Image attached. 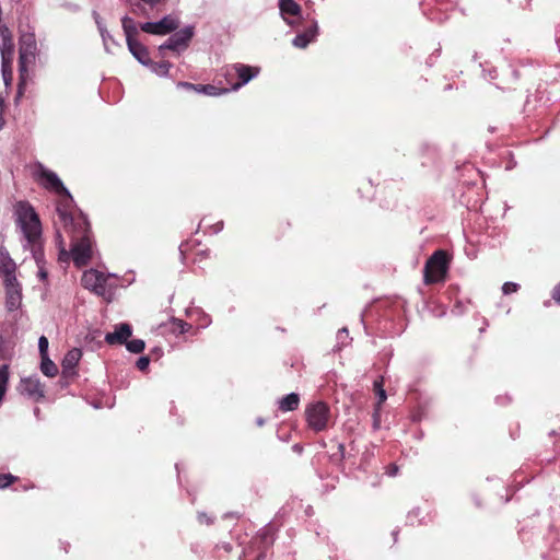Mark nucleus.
<instances>
[{
	"label": "nucleus",
	"mask_w": 560,
	"mask_h": 560,
	"mask_svg": "<svg viewBox=\"0 0 560 560\" xmlns=\"http://www.w3.org/2000/svg\"><path fill=\"white\" fill-rule=\"evenodd\" d=\"M54 225L57 230V237L60 238V229L71 238V258L77 267L86 266L92 257V243L90 240V223L82 214H72L66 206L56 207Z\"/></svg>",
	"instance_id": "f257e3e1"
},
{
	"label": "nucleus",
	"mask_w": 560,
	"mask_h": 560,
	"mask_svg": "<svg viewBox=\"0 0 560 560\" xmlns=\"http://www.w3.org/2000/svg\"><path fill=\"white\" fill-rule=\"evenodd\" d=\"M16 222L27 242L42 238V222L28 201H19L14 206Z\"/></svg>",
	"instance_id": "f03ea898"
},
{
	"label": "nucleus",
	"mask_w": 560,
	"mask_h": 560,
	"mask_svg": "<svg viewBox=\"0 0 560 560\" xmlns=\"http://www.w3.org/2000/svg\"><path fill=\"white\" fill-rule=\"evenodd\" d=\"M37 51V44L35 35L27 33L20 37L19 48V74L20 82L18 86V94L22 95L24 88L30 79L28 68L35 63Z\"/></svg>",
	"instance_id": "7ed1b4c3"
},
{
	"label": "nucleus",
	"mask_w": 560,
	"mask_h": 560,
	"mask_svg": "<svg viewBox=\"0 0 560 560\" xmlns=\"http://www.w3.org/2000/svg\"><path fill=\"white\" fill-rule=\"evenodd\" d=\"M452 257L444 249L435 250L425 261L423 282L427 285L446 281Z\"/></svg>",
	"instance_id": "20e7f679"
},
{
	"label": "nucleus",
	"mask_w": 560,
	"mask_h": 560,
	"mask_svg": "<svg viewBox=\"0 0 560 560\" xmlns=\"http://www.w3.org/2000/svg\"><path fill=\"white\" fill-rule=\"evenodd\" d=\"M304 415L308 429L315 433L326 431L330 427L332 418L330 407L324 401L306 405Z\"/></svg>",
	"instance_id": "39448f33"
},
{
	"label": "nucleus",
	"mask_w": 560,
	"mask_h": 560,
	"mask_svg": "<svg viewBox=\"0 0 560 560\" xmlns=\"http://www.w3.org/2000/svg\"><path fill=\"white\" fill-rule=\"evenodd\" d=\"M259 73V68L244 63H234L224 68V77L232 90H238Z\"/></svg>",
	"instance_id": "423d86ee"
},
{
	"label": "nucleus",
	"mask_w": 560,
	"mask_h": 560,
	"mask_svg": "<svg viewBox=\"0 0 560 560\" xmlns=\"http://www.w3.org/2000/svg\"><path fill=\"white\" fill-rule=\"evenodd\" d=\"M273 541V536L268 529L259 532L247 547L244 553L245 560H265Z\"/></svg>",
	"instance_id": "0eeeda50"
},
{
	"label": "nucleus",
	"mask_w": 560,
	"mask_h": 560,
	"mask_svg": "<svg viewBox=\"0 0 560 560\" xmlns=\"http://www.w3.org/2000/svg\"><path fill=\"white\" fill-rule=\"evenodd\" d=\"M39 177L44 180L43 185L45 188L55 190L57 194L65 196V199L58 202L57 207L59 205H61L62 208L66 206L67 210L70 211L72 198L59 177L54 172L43 166L39 167Z\"/></svg>",
	"instance_id": "6e6552de"
},
{
	"label": "nucleus",
	"mask_w": 560,
	"mask_h": 560,
	"mask_svg": "<svg viewBox=\"0 0 560 560\" xmlns=\"http://www.w3.org/2000/svg\"><path fill=\"white\" fill-rule=\"evenodd\" d=\"M107 280L108 277L103 272L90 269L83 272L81 283L85 289L92 291L96 295L104 296L106 294Z\"/></svg>",
	"instance_id": "1a4fd4ad"
},
{
	"label": "nucleus",
	"mask_w": 560,
	"mask_h": 560,
	"mask_svg": "<svg viewBox=\"0 0 560 560\" xmlns=\"http://www.w3.org/2000/svg\"><path fill=\"white\" fill-rule=\"evenodd\" d=\"M192 37L191 28H185L173 34L164 44L159 47V56L164 58V50L180 52L186 49Z\"/></svg>",
	"instance_id": "9d476101"
},
{
	"label": "nucleus",
	"mask_w": 560,
	"mask_h": 560,
	"mask_svg": "<svg viewBox=\"0 0 560 560\" xmlns=\"http://www.w3.org/2000/svg\"><path fill=\"white\" fill-rule=\"evenodd\" d=\"M140 27L143 32L149 34L166 35L178 27V22L171 16H166L159 22L143 23Z\"/></svg>",
	"instance_id": "9b49d317"
},
{
	"label": "nucleus",
	"mask_w": 560,
	"mask_h": 560,
	"mask_svg": "<svg viewBox=\"0 0 560 560\" xmlns=\"http://www.w3.org/2000/svg\"><path fill=\"white\" fill-rule=\"evenodd\" d=\"M82 357V351L79 348H72L67 352L65 355L61 368H62V375L65 377H70L75 375V368Z\"/></svg>",
	"instance_id": "f8f14e48"
},
{
	"label": "nucleus",
	"mask_w": 560,
	"mask_h": 560,
	"mask_svg": "<svg viewBox=\"0 0 560 560\" xmlns=\"http://www.w3.org/2000/svg\"><path fill=\"white\" fill-rule=\"evenodd\" d=\"M132 329L129 324L122 323L115 327L113 332H107L105 341L108 345H125L131 336Z\"/></svg>",
	"instance_id": "ddd939ff"
},
{
	"label": "nucleus",
	"mask_w": 560,
	"mask_h": 560,
	"mask_svg": "<svg viewBox=\"0 0 560 560\" xmlns=\"http://www.w3.org/2000/svg\"><path fill=\"white\" fill-rule=\"evenodd\" d=\"M21 392L35 400L44 397V387L38 378L27 377L22 380Z\"/></svg>",
	"instance_id": "4468645a"
},
{
	"label": "nucleus",
	"mask_w": 560,
	"mask_h": 560,
	"mask_svg": "<svg viewBox=\"0 0 560 560\" xmlns=\"http://www.w3.org/2000/svg\"><path fill=\"white\" fill-rule=\"evenodd\" d=\"M1 59H14V43L11 31L8 27L0 30Z\"/></svg>",
	"instance_id": "2eb2a0df"
},
{
	"label": "nucleus",
	"mask_w": 560,
	"mask_h": 560,
	"mask_svg": "<svg viewBox=\"0 0 560 560\" xmlns=\"http://www.w3.org/2000/svg\"><path fill=\"white\" fill-rule=\"evenodd\" d=\"M128 49L132 56L142 65L149 66L151 58L148 48L141 44L137 38L127 42Z\"/></svg>",
	"instance_id": "dca6fc26"
},
{
	"label": "nucleus",
	"mask_w": 560,
	"mask_h": 560,
	"mask_svg": "<svg viewBox=\"0 0 560 560\" xmlns=\"http://www.w3.org/2000/svg\"><path fill=\"white\" fill-rule=\"evenodd\" d=\"M317 23H313L312 26L307 27L303 33L298 34L293 39V45L298 48H306L317 36Z\"/></svg>",
	"instance_id": "f3484780"
},
{
	"label": "nucleus",
	"mask_w": 560,
	"mask_h": 560,
	"mask_svg": "<svg viewBox=\"0 0 560 560\" xmlns=\"http://www.w3.org/2000/svg\"><path fill=\"white\" fill-rule=\"evenodd\" d=\"M300 406V395L291 393L282 397L278 402V408L282 412L294 411Z\"/></svg>",
	"instance_id": "a211bd4d"
},
{
	"label": "nucleus",
	"mask_w": 560,
	"mask_h": 560,
	"mask_svg": "<svg viewBox=\"0 0 560 560\" xmlns=\"http://www.w3.org/2000/svg\"><path fill=\"white\" fill-rule=\"evenodd\" d=\"M5 295H7L5 304H7L8 310L9 311L16 310L21 304V298H22L21 287H16V288L11 287V288L5 289Z\"/></svg>",
	"instance_id": "6ab92c4d"
},
{
	"label": "nucleus",
	"mask_w": 560,
	"mask_h": 560,
	"mask_svg": "<svg viewBox=\"0 0 560 560\" xmlns=\"http://www.w3.org/2000/svg\"><path fill=\"white\" fill-rule=\"evenodd\" d=\"M121 25H122V30L125 32L127 42L137 38L138 28H137L136 22L132 18L124 16L121 19Z\"/></svg>",
	"instance_id": "aec40b11"
},
{
	"label": "nucleus",
	"mask_w": 560,
	"mask_h": 560,
	"mask_svg": "<svg viewBox=\"0 0 560 560\" xmlns=\"http://www.w3.org/2000/svg\"><path fill=\"white\" fill-rule=\"evenodd\" d=\"M281 13L291 16H298L301 13V7L294 0H279Z\"/></svg>",
	"instance_id": "412c9836"
},
{
	"label": "nucleus",
	"mask_w": 560,
	"mask_h": 560,
	"mask_svg": "<svg viewBox=\"0 0 560 560\" xmlns=\"http://www.w3.org/2000/svg\"><path fill=\"white\" fill-rule=\"evenodd\" d=\"M31 246V252L33 254V258L35 259L37 266L44 265V247L42 238L36 240L34 242H27Z\"/></svg>",
	"instance_id": "4be33fe9"
},
{
	"label": "nucleus",
	"mask_w": 560,
	"mask_h": 560,
	"mask_svg": "<svg viewBox=\"0 0 560 560\" xmlns=\"http://www.w3.org/2000/svg\"><path fill=\"white\" fill-rule=\"evenodd\" d=\"M16 265L13 259L0 252V273L2 276L10 275L11 272H15Z\"/></svg>",
	"instance_id": "5701e85b"
},
{
	"label": "nucleus",
	"mask_w": 560,
	"mask_h": 560,
	"mask_svg": "<svg viewBox=\"0 0 560 560\" xmlns=\"http://www.w3.org/2000/svg\"><path fill=\"white\" fill-rule=\"evenodd\" d=\"M373 389L375 395L377 396V402L375 405H378V407H382V405L387 399L386 392L384 389V377L380 376L377 380L373 383Z\"/></svg>",
	"instance_id": "b1692460"
},
{
	"label": "nucleus",
	"mask_w": 560,
	"mask_h": 560,
	"mask_svg": "<svg viewBox=\"0 0 560 560\" xmlns=\"http://www.w3.org/2000/svg\"><path fill=\"white\" fill-rule=\"evenodd\" d=\"M40 358H42L40 370H42L43 374H45L48 377L56 376L58 373L57 365L48 358V355L40 357Z\"/></svg>",
	"instance_id": "393cba45"
},
{
	"label": "nucleus",
	"mask_w": 560,
	"mask_h": 560,
	"mask_svg": "<svg viewBox=\"0 0 560 560\" xmlns=\"http://www.w3.org/2000/svg\"><path fill=\"white\" fill-rule=\"evenodd\" d=\"M171 324H172L171 330L177 335H182L186 331H189L192 328L191 324H189L183 319L175 318V317H172Z\"/></svg>",
	"instance_id": "a878e982"
},
{
	"label": "nucleus",
	"mask_w": 560,
	"mask_h": 560,
	"mask_svg": "<svg viewBox=\"0 0 560 560\" xmlns=\"http://www.w3.org/2000/svg\"><path fill=\"white\" fill-rule=\"evenodd\" d=\"M226 92H229V89L218 88L212 84H200L199 85V93H203V94H207L210 96H218V95H221Z\"/></svg>",
	"instance_id": "bb28decb"
},
{
	"label": "nucleus",
	"mask_w": 560,
	"mask_h": 560,
	"mask_svg": "<svg viewBox=\"0 0 560 560\" xmlns=\"http://www.w3.org/2000/svg\"><path fill=\"white\" fill-rule=\"evenodd\" d=\"M149 67H151V69L159 75H165L168 73L172 65H171V62H168L166 60H161V61H152L151 60V63L149 65Z\"/></svg>",
	"instance_id": "cd10ccee"
},
{
	"label": "nucleus",
	"mask_w": 560,
	"mask_h": 560,
	"mask_svg": "<svg viewBox=\"0 0 560 560\" xmlns=\"http://www.w3.org/2000/svg\"><path fill=\"white\" fill-rule=\"evenodd\" d=\"M12 63L13 59H2V77L7 85L10 84L13 79Z\"/></svg>",
	"instance_id": "c85d7f7f"
},
{
	"label": "nucleus",
	"mask_w": 560,
	"mask_h": 560,
	"mask_svg": "<svg viewBox=\"0 0 560 560\" xmlns=\"http://www.w3.org/2000/svg\"><path fill=\"white\" fill-rule=\"evenodd\" d=\"M125 345L127 350L132 353H141L145 347V343L142 339H132L127 341Z\"/></svg>",
	"instance_id": "c756f323"
},
{
	"label": "nucleus",
	"mask_w": 560,
	"mask_h": 560,
	"mask_svg": "<svg viewBox=\"0 0 560 560\" xmlns=\"http://www.w3.org/2000/svg\"><path fill=\"white\" fill-rule=\"evenodd\" d=\"M56 242L58 244V247H59V260L60 261H63V262H68L69 259L71 258V252L69 253L67 249H66V244H65V241L62 238V235L60 234V238H58L56 236Z\"/></svg>",
	"instance_id": "7c9ffc66"
},
{
	"label": "nucleus",
	"mask_w": 560,
	"mask_h": 560,
	"mask_svg": "<svg viewBox=\"0 0 560 560\" xmlns=\"http://www.w3.org/2000/svg\"><path fill=\"white\" fill-rule=\"evenodd\" d=\"M2 277H3V282H4L5 289L11 288V287H13V288L20 287V283L18 282L16 277H15V272H11L10 275H4Z\"/></svg>",
	"instance_id": "2f4dec72"
},
{
	"label": "nucleus",
	"mask_w": 560,
	"mask_h": 560,
	"mask_svg": "<svg viewBox=\"0 0 560 560\" xmlns=\"http://www.w3.org/2000/svg\"><path fill=\"white\" fill-rule=\"evenodd\" d=\"M9 383V365L3 364L0 366V386L5 387Z\"/></svg>",
	"instance_id": "473e14b6"
},
{
	"label": "nucleus",
	"mask_w": 560,
	"mask_h": 560,
	"mask_svg": "<svg viewBox=\"0 0 560 560\" xmlns=\"http://www.w3.org/2000/svg\"><path fill=\"white\" fill-rule=\"evenodd\" d=\"M16 480L11 474H0V488H7Z\"/></svg>",
	"instance_id": "72a5a7b5"
},
{
	"label": "nucleus",
	"mask_w": 560,
	"mask_h": 560,
	"mask_svg": "<svg viewBox=\"0 0 560 560\" xmlns=\"http://www.w3.org/2000/svg\"><path fill=\"white\" fill-rule=\"evenodd\" d=\"M48 345H49L48 339L45 336L39 337L38 349H39L40 357L48 355Z\"/></svg>",
	"instance_id": "f704fd0d"
},
{
	"label": "nucleus",
	"mask_w": 560,
	"mask_h": 560,
	"mask_svg": "<svg viewBox=\"0 0 560 560\" xmlns=\"http://www.w3.org/2000/svg\"><path fill=\"white\" fill-rule=\"evenodd\" d=\"M290 228V223L289 222H279L276 226V230H275V237L276 238H280L281 236L284 235L285 231Z\"/></svg>",
	"instance_id": "c9c22d12"
},
{
	"label": "nucleus",
	"mask_w": 560,
	"mask_h": 560,
	"mask_svg": "<svg viewBox=\"0 0 560 560\" xmlns=\"http://www.w3.org/2000/svg\"><path fill=\"white\" fill-rule=\"evenodd\" d=\"M520 289V285L515 282H505L502 287V292L504 294H511L514 292H517Z\"/></svg>",
	"instance_id": "e433bc0d"
},
{
	"label": "nucleus",
	"mask_w": 560,
	"mask_h": 560,
	"mask_svg": "<svg viewBox=\"0 0 560 560\" xmlns=\"http://www.w3.org/2000/svg\"><path fill=\"white\" fill-rule=\"evenodd\" d=\"M149 363H150V359L149 357L144 355V357H140L137 362H136V366L140 370V371H145L149 366Z\"/></svg>",
	"instance_id": "4c0bfd02"
},
{
	"label": "nucleus",
	"mask_w": 560,
	"mask_h": 560,
	"mask_svg": "<svg viewBox=\"0 0 560 560\" xmlns=\"http://www.w3.org/2000/svg\"><path fill=\"white\" fill-rule=\"evenodd\" d=\"M381 408L382 407H378V405H375L374 412H373V422H374L373 424H374L375 429L380 428V423H381Z\"/></svg>",
	"instance_id": "58836bf2"
},
{
	"label": "nucleus",
	"mask_w": 560,
	"mask_h": 560,
	"mask_svg": "<svg viewBox=\"0 0 560 560\" xmlns=\"http://www.w3.org/2000/svg\"><path fill=\"white\" fill-rule=\"evenodd\" d=\"M199 85L200 84H194V83H190V82H179L178 83L179 88H183V89L188 90V91H195V92H198V93H199Z\"/></svg>",
	"instance_id": "ea45409f"
},
{
	"label": "nucleus",
	"mask_w": 560,
	"mask_h": 560,
	"mask_svg": "<svg viewBox=\"0 0 560 560\" xmlns=\"http://www.w3.org/2000/svg\"><path fill=\"white\" fill-rule=\"evenodd\" d=\"M198 521L200 524L210 525L213 523V518L209 516L207 513H199Z\"/></svg>",
	"instance_id": "a19ab883"
},
{
	"label": "nucleus",
	"mask_w": 560,
	"mask_h": 560,
	"mask_svg": "<svg viewBox=\"0 0 560 560\" xmlns=\"http://www.w3.org/2000/svg\"><path fill=\"white\" fill-rule=\"evenodd\" d=\"M144 11V8L139 3H131V12L135 14H140Z\"/></svg>",
	"instance_id": "79ce46f5"
},
{
	"label": "nucleus",
	"mask_w": 560,
	"mask_h": 560,
	"mask_svg": "<svg viewBox=\"0 0 560 560\" xmlns=\"http://www.w3.org/2000/svg\"><path fill=\"white\" fill-rule=\"evenodd\" d=\"M552 299L560 304V283L553 288Z\"/></svg>",
	"instance_id": "37998d69"
},
{
	"label": "nucleus",
	"mask_w": 560,
	"mask_h": 560,
	"mask_svg": "<svg viewBox=\"0 0 560 560\" xmlns=\"http://www.w3.org/2000/svg\"><path fill=\"white\" fill-rule=\"evenodd\" d=\"M4 113V102L3 100L0 97V129L2 128L3 124H4V120L2 118V115Z\"/></svg>",
	"instance_id": "c03bdc74"
},
{
	"label": "nucleus",
	"mask_w": 560,
	"mask_h": 560,
	"mask_svg": "<svg viewBox=\"0 0 560 560\" xmlns=\"http://www.w3.org/2000/svg\"><path fill=\"white\" fill-rule=\"evenodd\" d=\"M38 276L42 280L47 278V271L44 268V265L38 266Z\"/></svg>",
	"instance_id": "a18cd8bd"
},
{
	"label": "nucleus",
	"mask_w": 560,
	"mask_h": 560,
	"mask_svg": "<svg viewBox=\"0 0 560 560\" xmlns=\"http://www.w3.org/2000/svg\"><path fill=\"white\" fill-rule=\"evenodd\" d=\"M398 472V466L395 464H390L388 467V474L390 476H395Z\"/></svg>",
	"instance_id": "49530a36"
},
{
	"label": "nucleus",
	"mask_w": 560,
	"mask_h": 560,
	"mask_svg": "<svg viewBox=\"0 0 560 560\" xmlns=\"http://www.w3.org/2000/svg\"><path fill=\"white\" fill-rule=\"evenodd\" d=\"M5 392H7V388H5V387L0 386V402H1V401H2V399H3Z\"/></svg>",
	"instance_id": "de8ad7c7"
},
{
	"label": "nucleus",
	"mask_w": 560,
	"mask_h": 560,
	"mask_svg": "<svg viewBox=\"0 0 560 560\" xmlns=\"http://www.w3.org/2000/svg\"><path fill=\"white\" fill-rule=\"evenodd\" d=\"M295 451H301V447L299 445H294Z\"/></svg>",
	"instance_id": "09e8293b"
}]
</instances>
